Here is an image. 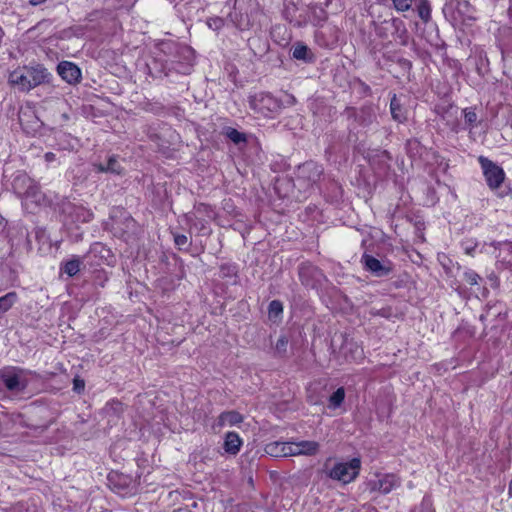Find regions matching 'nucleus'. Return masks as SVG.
Here are the masks:
<instances>
[{
  "label": "nucleus",
  "instance_id": "nucleus-1",
  "mask_svg": "<svg viewBox=\"0 0 512 512\" xmlns=\"http://www.w3.org/2000/svg\"><path fill=\"white\" fill-rule=\"evenodd\" d=\"M51 74L42 65L23 66L15 69L9 75L8 81L20 91L31 89L49 81Z\"/></svg>",
  "mask_w": 512,
  "mask_h": 512
},
{
  "label": "nucleus",
  "instance_id": "nucleus-2",
  "mask_svg": "<svg viewBox=\"0 0 512 512\" xmlns=\"http://www.w3.org/2000/svg\"><path fill=\"white\" fill-rule=\"evenodd\" d=\"M250 107L265 117H272L278 114L283 108V102L270 93H258L249 99Z\"/></svg>",
  "mask_w": 512,
  "mask_h": 512
},
{
  "label": "nucleus",
  "instance_id": "nucleus-3",
  "mask_svg": "<svg viewBox=\"0 0 512 512\" xmlns=\"http://www.w3.org/2000/svg\"><path fill=\"white\" fill-rule=\"evenodd\" d=\"M360 469V459L353 458L349 462L335 464L329 471L328 476L333 480L342 482L343 484H349L357 478Z\"/></svg>",
  "mask_w": 512,
  "mask_h": 512
},
{
  "label": "nucleus",
  "instance_id": "nucleus-4",
  "mask_svg": "<svg viewBox=\"0 0 512 512\" xmlns=\"http://www.w3.org/2000/svg\"><path fill=\"white\" fill-rule=\"evenodd\" d=\"M12 393H19L26 389L27 379L24 377V370L16 367H8L0 370V385Z\"/></svg>",
  "mask_w": 512,
  "mask_h": 512
},
{
  "label": "nucleus",
  "instance_id": "nucleus-5",
  "mask_svg": "<svg viewBox=\"0 0 512 512\" xmlns=\"http://www.w3.org/2000/svg\"><path fill=\"white\" fill-rule=\"evenodd\" d=\"M478 161L481 165L488 186L491 189L499 188L505 178L503 169L484 156H480Z\"/></svg>",
  "mask_w": 512,
  "mask_h": 512
},
{
  "label": "nucleus",
  "instance_id": "nucleus-6",
  "mask_svg": "<svg viewBox=\"0 0 512 512\" xmlns=\"http://www.w3.org/2000/svg\"><path fill=\"white\" fill-rule=\"evenodd\" d=\"M401 485V480L395 474H384L376 480H369L367 483L370 492H379L383 495L390 493Z\"/></svg>",
  "mask_w": 512,
  "mask_h": 512
},
{
  "label": "nucleus",
  "instance_id": "nucleus-7",
  "mask_svg": "<svg viewBox=\"0 0 512 512\" xmlns=\"http://www.w3.org/2000/svg\"><path fill=\"white\" fill-rule=\"evenodd\" d=\"M361 261L364 264L365 269L376 277L387 276L392 271V267L389 262H381L377 258L368 254H364Z\"/></svg>",
  "mask_w": 512,
  "mask_h": 512
},
{
  "label": "nucleus",
  "instance_id": "nucleus-8",
  "mask_svg": "<svg viewBox=\"0 0 512 512\" xmlns=\"http://www.w3.org/2000/svg\"><path fill=\"white\" fill-rule=\"evenodd\" d=\"M59 75L69 84L77 83L81 78L80 69L72 62L63 61L58 67Z\"/></svg>",
  "mask_w": 512,
  "mask_h": 512
},
{
  "label": "nucleus",
  "instance_id": "nucleus-9",
  "mask_svg": "<svg viewBox=\"0 0 512 512\" xmlns=\"http://www.w3.org/2000/svg\"><path fill=\"white\" fill-rule=\"evenodd\" d=\"M322 171L320 165L314 162H306L298 167L297 176L299 179L314 183L319 180Z\"/></svg>",
  "mask_w": 512,
  "mask_h": 512
},
{
  "label": "nucleus",
  "instance_id": "nucleus-10",
  "mask_svg": "<svg viewBox=\"0 0 512 512\" xmlns=\"http://www.w3.org/2000/svg\"><path fill=\"white\" fill-rule=\"evenodd\" d=\"M342 352L348 361H358L364 356L363 349L357 343L352 341H346L344 343L342 346Z\"/></svg>",
  "mask_w": 512,
  "mask_h": 512
},
{
  "label": "nucleus",
  "instance_id": "nucleus-11",
  "mask_svg": "<svg viewBox=\"0 0 512 512\" xmlns=\"http://www.w3.org/2000/svg\"><path fill=\"white\" fill-rule=\"evenodd\" d=\"M243 421V417L236 411H227L219 415L216 426L223 428L225 426H234L240 424Z\"/></svg>",
  "mask_w": 512,
  "mask_h": 512
},
{
  "label": "nucleus",
  "instance_id": "nucleus-12",
  "mask_svg": "<svg viewBox=\"0 0 512 512\" xmlns=\"http://www.w3.org/2000/svg\"><path fill=\"white\" fill-rule=\"evenodd\" d=\"M242 440L236 432H228L224 440V449L229 454H237L240 451Z\"/></svg>",
  "mask_w": 512,
  "mask_h": 512
},
{
  "label": "nucleus",
  "instance_id": "nucleus-13",
  "mask_svg": "<svg viewBox=\"0 0 512 512\" xmlns=\"http://www.w3.org/2000/svg\"><path fill=\"white\" fill-rule=\"evenodd\" d=\"M288 442H272L266 445L265 452L272 457H288Z\"/></svg>",
  "mask_w": 512,
  "mask_h": 512
},
{
  "label": "nucleus",
  "instance_id": "nucleus-14",
  "mask_svg": "<svg viewBox=\"0 0 512 512\" xmlns=\"http://www.w3.org/2000/svg\"><path fill=\"white\" fill-rule=\"evenodd\" d=\"M390 111L392 118L397 122H404L407 119L406 111L403 109L400 100L394 94L390 101Z\"/></svg>",
  "mask_w": 512,
  "mask_h": 512
},
{
  "label": "nucleus",
  "instance_id": "nucleus-15",
  "mask_svg": "<svg viewBox=\"0 0 512 512\" xmlns=\"http://www.w3.org/2000/svg\"><path fill=\"white\" fill-rule=\"evenodd\" d=\"M95 167L99 172H110L118 175L121 174L123 170L115 156L110 157L106 164H96Z\"/></svg>",
  "mask_w": 512,
  "mask_h": 512
},
{
  "label": "nucleus",
  "instance_id": "nucleus-16",
  "mask_svg": "<svg viewBox=\"0 0 512 512\" xmlns=\"http://www.w3.org/2000/svg\"><path fill=\"white\" fill-rule=\"evenodd\" d=\"M327 8L319 7V8H308L309 17L311 18V22L314 25H322L328 19Z\"/></svg>",
  "mask_w": 512,
  "mask_h": 512
},
{
  "label": "nucleus",
  "instance_id": "nucleus-17",
  "mask_svg": "<svg viewBox=\"0 0 512 512\" xmlns=\"http://www.w3.org/2000/svg\"><path fill=\"white\" fill-rule=\"evenodd\" d=\"M331 8L333 13H337L341 9L340 0H311L308 8Z\"/></svg>",
  "mask_w": 512,
  "mask_h": 512
},
{
  "label": "nucleus",
  "instance_id": "nucleus-18",
  "mask_svg": "<svg viewBox=\"0 0 512 512\" xmlns=\"http://www.w3.org/2000/svg\"><path fill=\"white\" fill-rule=\"evenodd\" d=\"M293 57L298 60L310 62L313 58L311 50L306 45H297L293 50Z\"/></svg>",
  "mask_w": 512,
  "mask_h": 512
},
{
  "label": "nucleus",
  "instance_id": "nucleus-19",
  "mask_svg": "<svg viewBox=\"0 0 512 512\" xmlns=\"http://www.w3.org/2000/svg\"><path fill=\"white\" fill-rule=\"evenodd\" d=\"M302 454L305 456H314L319 452L320 444L316 441H299Z\"/></svg>",
  "mask_w": 512,
  "mask_h": 512
},
{
  "label": "nucleus",
  "instance_id": "nucleus-20",
  "mask_svg": "<svg viewBox=\"0 0 512 512\" xmlns=\"http://www.w3.org/2000/svg\"><path fill=\"white\" fill-rule=\"evenodd\" d=\"M17 294L15 292H9L3 297H0V313L8 311L16 302Z\"/></svg>",
  "mask_w": 512,
  "mask_h": 512
},
{
  "label": "nucleus",
  "instance_id": "nucleus-21",
  "mask_svg": "<svg viewBox=\"0 0 512 512\" xmlns=\"http://www.w3.org/2000/svg\"><path fill=\"white\" fill-rule=\"evenodd\" d=\"M344 399L345 389L340 387L329 397V408L336 409L340 407Z\"/></svg>",
  "mask_w": 512,
  "mask_h": 512
},
{
  "label": "nucleus",
  "instance_id": "nucleus-22",
  "mask_svg": "<svg viewBox=\"0 0 512 512\" xmlns=\"http://www.w3.org/2000/svg\"><path fill=\"white\" fill-rule=\"evenodd\" d=\"M81 261L78 258H73L67 261L62 270L69 276H74L80 271Z\"/></svg>",
  "mask_w": 512,
  "mask_h": 512
},
{
  "label": "nucleus",
  "instance_id": "nucleus-23",
  "mask_svg": "<svg viewBox=\"0 0 512 512\" xmlns=\"http://www.w3.org/2000/svg\"><path fill=\"white\" fill-rule=\"evenodd\" d=\"M418 15L424 21L428 22L431 17V8L428 0H421L418 5Z\"/></svg>",
  "mask_w": 512,
  "mask_h": 512
},
{
  "label": "nucleus",
  "instance_id": "nucleus-24",
  "mask_svg": "<svg viewBox=\"0 0 512 512\" xmlns=\"http://www.w3.org/2000/svg\"><path fill=\"white\" fill-rule=\"evenodd\" d=\"M392 25L394 26L397 32H400L399 37L401 39V44L406 45L408 41V35L407 30L403 26V22L399 19H393Z\"/></svg>",
  "mask_w": 512,
  "mask_h": 512
},
{
  "label": "nucleus",
  "instance_id": "nucleus-25",
  "mask_svg": "<svg viewBox=\"0 0 512 512\" xmlns=\"http://www.w3.org/2000/svg\"><path fill=\"white\" fill-rule=\"evenodd\" d=\"M283 312V305L278 300H273L269 304V317L272 318H278Z\"/></svg>",
  "mask_w": 512,
  "mask_h": 512
},
{
  "label": "nucleus",
  "instance_id": "nucleus-26",
  "mask_svg": "<svg viewBox=\"0 0 512 512\" xmlns=\"http://www.w3.org/2000/svg\"><path fill=\"white\" fill-rule=\"evenodd\" d=\"M227 137L235 144H239L246 141L245 134L239 132L236 129L229 128L227 131Z\"/></svg>",
  "mask_w": 512,
  "mask_h": 512
},
{
  "label": "nucleus",
  "instance_id": "nucleus-27",
  "mask_svg": "<svg viewBox=\"0 0 512 512\" xmlns=\"http://www.w3.org/2000/svg\"><path fill=\"white\" fill-rule=\"evenodd\" d=\"M288 345V338L285 335H281L276 344H275V350L279 355H284L287 350Z\"/></svg>",
  "mask_w": 512,
  "mask_h": 512
},
{
  "label": "nucleus",
  "instance_id": "nucleus-28",
  "mask_svg": "<svg viewBox=\"0 0 512 512\" xmlns=\"http://www.w3.org/2000/svg\"><path fill=\"white\" fill-rule=\"evenodd\" d=\"M76 213L77 220L82 222H88L93 217V213L90 210L85 209L83 207L77 208Z\"/></svg>",
  "mask_w": 512,
  "mask_h": 512
},
{
  "label": "nucleus",
  "instance_id": "nucleus-29",
  "mask_svg": "<svg viewBox=\"0 0 512 512\" xmlns=\"http://www.w3.org/2000/svg\"><path fill=\"white\" fill-rule=\"evenodd\" d=\"M464 280L473 286L479 284L481 277L473 270H467L464 272Z\"/></svg>",
  "mask_w": 512,
  "mask_h": 512
},
{
  "label": "nucleus",
  "instance_id": "nucleus-30",
  "mask_svg": "<svg viewBox=\"0 0 512 512\" xmlns=\"http://www.w3.org/2000/svg\"><path fill=\"white\" fill-rule=\"evenodd\" d=\"M394 8L399 12L408 11L412 6V0H392Z\"/></svg>",
  "mask_w": 512,
  "mask_h": 512
},
{
  "label": "nucleus",
  "instance_id": "nucleus-31",
  "mask_svg": "<svg viewBox=\"0 0 512 512\" xmlns=\"http://www.w3.org/2000/svg\"><path fill=\"white\" fill-rule=\"evenodd\" d=\"M464 119H465V123H467L471 127H474L477 122V114L474 110L465 109L464 110Z\"/></svg>",
  "mask_w": 512,
  "mask_h": 512
},
{
  "label": "nucleus",
  "instance_id": "nucleus-32",
  "mask_svg": "<svg viewBox=\"0 0 512 512\" xmlns=\"http://www.w3.org/2000/svg\"><path fill=\"white\" fill-rule=\"evenodd\" d=\"M288 449L289 456L303 455L299 442H288Z\"/></svg>",
  "mask_w": 512,
  "mask_h": 512
},
{
  "label": "nucleus",
  "instance_id": "nucleus-33",
  "mask_svg": "<svg viewBox=\"0 0 512 512\" xmlns=\"http://www.w3.org/2000/svg\"><path fill=\"white\" fill-rule=\"evenodd\" d=\"M209 28L213 30H219L223 27L224 21L221 18H210L207 21Z\"/></svg>",
  "mask_w": 512,
  "mask_h": 512
},
{
  "label": "nucleus",
  "instance_id": "nucleus-34",
  "mask_svg": "<svg viewBox=\"0 0 512 512\" xmlns=\"http://www.w3.org/2000/svg\"><path fill=\"white\" fill-rule=\"evenodd\" d=\"M174 242L176 246L182 248L183 246L188 244V237L184 234H176L174 235Z\"/></svg>",
  "mask_w": 512,
  "mask_h": 512
},
{
  "label": "nucleus",
  "instance_id": "nucleus-35",
  "mask_svg": "<svg viewBox=\"0 0 512 512\" xmlns=\"http://www.w3.org/2000/svg\"><path fill=\"white\" fill-rule=\"evenodd\" d=\"M476 244H472V243H464V251L467 255H470V256H474V252L476 250Z\"/></svg>",
  "mask_w": 512,
  "mask_h": 512
},
{
  "label": "nucleus",
  "instance_id": "nucleus-36",
  "mask_svg": "<svg viewBox=\"0 0 512 512\" xmlns=\"http://www.w3.org/2000/svg\"><path fill=\"white\" fill-rule=\"evenodd\" d=\"M82 389H84V381L75 379L74 380V390L80 391Z\"/></svg>",
  "mask_w": 512,
  "mask_h": 512
},
{
  "label": "nucleus",
  "instance_id": "nucleus-37",
  "mask_svg": "<svg viewBox=\"0 0 512 512\" xmlns=\"http://www.w3.org/2000/svg\"><path fill=\"white\" fill-rule=\"evenodd\" d=\"M45 159L47 161H53L55 159V155L53 153H51V152H48V153L45 154Z\"/></svg>",
  "mask_w": 512,
  "mask_h": 512
},
{
  "label": "nucleus",
  "instance_id": "nucleus-38",
  "mask_svg": "<svg viewBox=\"0 0 512 512\" xmlns=\"http://www.w3.org/2000/svg\"><path fill=\"white\" fill-rule=\"evenodd\" d=\"M287 103L289 105H293L295 103V98L292 95H287Z\"/></svg>",
  "mask_w": 512,
  "mask_h": 512
},
{
  "label": "nucleus",
  "instance_id": "nucleus-39",
  "mask_svg": "<svg viewBox=\"0 0 512 512\" xmlns=\"http://www.w3.org/2000/svg\"><path fill=\"white\" fill-rule=\"evenodd\" d=\"M46 0H29V3L33 6H36L38 4H41L43 2H45Z\"/></svg>",
  "mask_w": 512,
  "mask_h": 512
},
{
  "label": "nucleus",
  "instance_id": "nucleus-40",
  "mask_svg": "<svg viewBox=\"0 0 512 512\" xmlns=\"http://www.w3.org/2000/svg\"><path fill=\"white\" fill-rule=\"evenodd\" d=\"M26 194H27V196L32 195V196H34V197H37V193L34 191V188H30V189H28V190L26 191Z\"/></svg>",
  "mask_w": 512,
  "mask_h": 512
},
{
  "label": "nucleus",
  "instance_id": "nucleus-41",
  "mask_svg": "<svg viewBox=\"0 0 512 512\" xmlns=\"http://www.w3.org/2000/svg\"><path fill=\"white\" fill-rule=\"evenodd\" d=\"M508 493H509L510 497H512V481L509 483Z\"/></svg>",
  "mask_w": 512,
  "mask_h": 512
}]
</instances>
